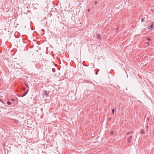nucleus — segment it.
Listing matches in <instances>:
<instances>
[{
	"instance_id": "nucleus-1",
	"label": "nucleus",
	"mask_w": 154,
	"mask_h": 154,
	"mask_svg": "<svg viewBox=\"0 0 154 154\" xmlns=\"http://www.w3.org/2000/svg\"><path fill=\"white\" fill-rule=\"evenodd\" d=\"M133 132L132 131L129 132L127 133V135H128L127 137V140L128 141V143H130L131 142V140L132 137V134Z\"/></svg>"
},
{
	"instance_id": "nucleus-2",
	"label": "nucleus",
	"mask_w": 154,
	"mask_h": 154,
	"mask_svg": "<svg viewBox=\"0 0 154 154\" xmlns=\"http://www.w3.org/2000/svg\"><path fill=\"white\" fill-rule=\"evenodd\" d=\"M28 92V90H27L26 91L24 92L23 94H21L20 95L21 97H23L25 96L27 93Z\"/></svg>"
},
{
	"instance_id": "nucleus-3",
	"label": "nucleus",
	"mask_w": 154,
	"mask_h": 154,
	"mask_svg": "<svg viewBox=\"0 0 154 154\" xmlns=\"http://www.w3.org/2000/svg\"><path fill=\"white\" fill-rule=\"evenodd\" d=\"M43 93L46 96H48V94L47 93V91H43Z\"/></svg>"
},
{
	"instance_id": "nucleus-4",
	"label": "nucleus",
	"mask_w": 154,
	"mask_h": 154,
	"mask_svg": "<svg viewBox=\"0 0 154 154\" xmlns=\"http://www.w3.org/2000/svg\"><path fill=\"white\" fill-rule=\"evenodd\" d=\"M90 92H91V91H90L89 90L88 91L86 92L87 94H86V92H85V94L86 95V94H87V95L88 96V95H89V94H90Z\"/></svg>"
},
{
	"instance_id": "nucleus-5",
	"label": "nucleus",
	"mask_w": 154,
	"mask_h": 154,
	"mask_svg": "<svg viewBox=\"0 0 154 154\" xmlns=\"http://www.w3.org/2000/svg\"><path fill=\"white\" fill-rule=\"evenodd\" d=\"M97 38L98 39H100L101 38L100 35L99 34H97Z\"/></svg>"
},
{
	"instance_id": "nucleus-6",
	"label": "nucleus",
	"mask_w": 154,
	"mask_h": 154,
	"mask_svg": "<svg viewBox=\"0 0 154 154\" xmlns=\"http://www.w3.org/2000/svg\"><path fill=\"white\" fill-rule=\"evenodd\" d=\"M141 134H145V133L144 131V130L143 129L142 130L141 132Z\"/></svg>"
},
{
	"instance_id": "nucleus-7",
	"label": "nucleus",
	"mask_w": 154,
	"mask_h": 154,
	"mask_svg": "<svg viewBox=\"0 0 154 154\" xmlns=\"http://www.w3.org/2000/svg\"><path fill=\"white\" fill-rule=\"evenodd\" d=\"M7 104L8 105H10L11 104V103L9 101H8L7 102Z\"/></svg>"
},
{
	"instance_id": "nucleus-8",
	"label": "nucleus",
	"mask_w": 154,
	"mask_h": 154,
	"mask_svg": "<svg viewBox=\"0 0 154 154\" xmlns=\"http://www.w3.org/2000/svg\"><path fill=\"white\" fill-rule=\"evenodd\" d=\"M114 109H113L112 110V113H113V115L114 114Z\"/></svg>"
},
{
	"instance_id": "nucleus-9",
	"label": "nucleus",
	"mask_w": 154,
	"mask_h": 154,
	"mask_svg": "<svg viewBox=\"0 0 154 154\" xmlns=\"http://www.w3.org/2000/svg\"><path fill=\"white\" fill-rule=\"evenodd\" d=\"M141 21H142V22H144L145 21V19L144 18H142Z\"/></svg>"
},
{
	"instance_id": "nucleus-10",
	"label": "nucleus",
	"mask_w": 154,
	"mask_h": 154,
	"mask_svg": "<svg viewBox=\"0 0 154 154\" xmlns=\"http://www.w3.org/2000/svg\"><path fill=\"white\" fill-rule=\"evenodd\" d=\"M113 131H111L110 132V134H111V135H113Z\"/></svg>"
},
{
	"instance_id": "nucleus-11",
	"label": "nucleus",
	"mask_w": 154,
	"mask_h": 154,
	"mask_svg": "<svg viewBox=\"0 0 154 154\" xmlns=\"http://www.w3.org/2000/svg\"><path fill=\"white\" fill-rule=\"evenodd\" d=\"M153 26V24H151L150 26V27L152 28V27Z\"/></svg>"
},
{
	"instance_id": "nucleus-12",
	"label": "nucleus",
	"mask_w": 154,
	"mask_h": 154,
	"mask_svg": "<svg viewBox=\"0 0 154 154\" xmlns=\"http://www.w3.org/2000/svg\"><path fill=\"white\" fill-rule=\"evenodd\" d=\"M147 39L149 41H151V39L149 38H147Z\"/></svg>"
},
{
	"instance_id": "nucleus-13",
	"label": "nucleus",
	"mask_w": 154,
	"mask_h": 154,
	"mask_svg": "<svg viewBox=\"0 0 154 154\" xmlns=\"http://www.w3.org/2000/svg\"><path fill=\"white\" fill-rule=\"evenodd\" d=\"M11 100L14 101L15 100V99H11Z\"/></svg>"
},
{
	"instance_id": "nucleus-14",
	"label": "nucleus",
	"mask_w": 154,
	"mask_h": 154,
	"mask_svg": "<svg viewBox=\"0 0 154 154\" xmlns=\"http://www.w3.org/2000/svg\"><path fill=\"white\" fill-rule=\"evenodd\" d=\"M147 119L148 120V121H149V118L148 117L147 118Z\"/></svg>"
},
{
	"instance_id": "nucleus-15",
	"label": "nucleus",
	"mask_w": 154,
	"mask_h": 154,
	"mask_svg": "<svg viewBox=\"0 0 154 154\" xmlns=\"http://www.w3.org/2000/svg\"><path fill=\"white\" fill-rule=\"evenodd\" d=\"M90 11V9H89L88 10V12H89Z\"/></svg>"
},
{
	"instance_id": "nucleus-16",
	"label": "nucleus",
	"mask_w": 154,
	"mask_h": 154,
	"mask_svg": "<svg viewBox=\"0 0 154 154\" xmlns=\"http://www.w3.org/2000/svg\"><path fill=\"white\" fill-rule=\"evenodd\" d=\"M23 91H25V88H23Z\"/></svg>"
},
{
	"instance_id": "nucleus-17",
	"label": "nucleus",
	"mask_w": 154,
	"mask_h": 154,
	"mask_svg": "<svg viewBox=\"0 0 154 154\" xmlns=\"http://www.w3.org/2000/svg\"><path fill=\"white\" fill-rule=\"evenodd\" d=\"M26 85V86L27 87H28V86H27V85Z\"/></svg>"
},
{
	"instance_id": "nucleus-18",
	"label": "nucleus",
	"mask_w": 154,
	"mask_h": 154,
	"mask_svg": "<svg viewBox=\"0 0 154 154\" xmlns=\"http://www.w3.org/2000/svg\"><path fill=\"white\" fill-rule=\"evenodd\" d=\"M95 4L97 3V1H96V2H95Z\"/></svg>"
},
{
	"instance_id": "nucleus-19",
	"label": "nucleus",
	"mask_w": 154,
	"mask_h": 154,
	"mask_svg": "<svg viewBox=\"0 0 154 154\" xmlns=\"http://www.w3.org/2000/svg\"><path fill=\"white\" fill-rule=\"evenodd\" d=\"M0 100L1 101H2V100H1L0 99Z\"/></svg>"
},
{
	"instance_id": "nucleus-20",
	"label": "nucleus",
	"mask_w": 154,
	"mask_h": 154,
	"mask_svg": "<svg viewBox=\"0 0 154 154\" xmlns=\"http://www.w3.org/2000/svg\"><path fill=\"white\" fill-rule=\"evenodd\" d=\"M97 74V72L96 73V74Z\"/></svg>"
}]
</instances>
